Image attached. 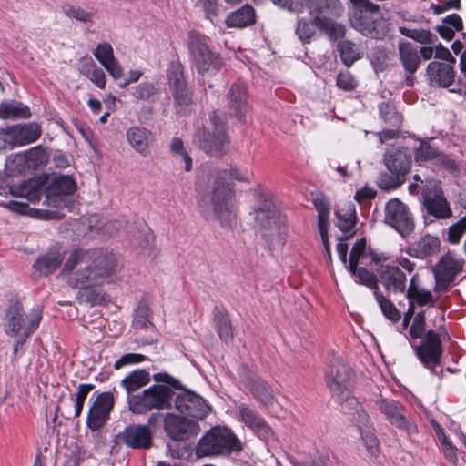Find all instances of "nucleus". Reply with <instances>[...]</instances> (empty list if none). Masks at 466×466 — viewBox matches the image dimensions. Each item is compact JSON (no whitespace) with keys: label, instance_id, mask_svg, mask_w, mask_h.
Listing matches in <instances>:
<instances>
[{"label":"nucleus","instance_id":"49530a36","mask_svg":"<svg viewBox=\"0 0 466 466\" xmlns=\"http://www.w3.org/2000/svg\"><path fill=\"white\" fill-rule=\"evenodd\" d=\"M379 112L380 117L385 123L391 127H400L401 123V116L392 105L386 102H381L379 105Z\"/></svg>","mask_w":466,"mask_h":466},{"label":"nucleus","instance_id":"58836bf2","mask_svg":"<svg viewBox=\"0 0 466 466\" xmlns=\"http://www.w3.org/2000/svg\"><path fill=\"white\" fill-rule=\"evenodd\" d=\"M342 63L350 67L356 61L362 57L360 46L349 39L339 41L336 46Z\"/></svg>","mask_w":466,"mask_h":466},{"label":"nucleus","instance_id":"f704fd0d","mask_svg":"<svg viewBox=\"0 0 466 466\" xmlns=\"http://www.w3.org/2000/svg\"><path fill=\"white\" fill-rule=\"evenodd\" d=\"M318 29L325 34L330 42L344 40L347 28L343 24L336 22L333 17L314 16Z\"/></svg>","mask_w":466,"mask_h":466},{"label":"nucleus","instance_id":"6e6d98bb","mask_svg":"<svg viewBox=\"0 0 466 466\" xmlns=\"http://www.w3.org/2000/svg\"><path fill=\"white\" fill-rule=\"evenodd\" d=\"M95 388L93 384H80L78 386L77 392L76 394L75 400V414L74 417L77 418L80 416L85 400L88 395V393Z\"/></svg>","mask_w":466,"mask_h":466},{"label":"nucleus","instance_id":"a211bd4d","mask_svg":"<svg viewBox=\"0 0 466 466\" xmlns=\"http://www.w3.org/2000/svg\"><path fill=\"white\" fill-rule=\"evenodd\" d=\"M375 405L390 424L405 431L410 437L418 432L417 426L407 418L404 408L399 401L378 399Z\"/></svg>","mask_w":466,"mask_h":466},{"label":"nucleus","instance_id":"20e7f679","mask_svg":"<svg viewBox=\"0 0 466 466\" xmlns=\"http://www.w3.org/2000/svg\"><path fill=\"white\" fill-rule=\"evenodd\" d=\"M228 177L242 182H249L250 180V175L248 173H242L238 168H231L229 171L226 169L219 171L212 187V211L199 203L202 212L205 213L207 217L213 216L225 228H232L236 223V215L231 210L228 203L231 195V190L226 182V179Z\"/></svg>","mask_w":466,"mask_h":466},{"label":"nucleus","instance_id":"9d476101","mask_svg":"<svg viewBox=\"0 0 466 466\" xmlns=\"http://www.w3.org/2000/svg\"><path fill=\"white\" fill-rule=\"evenodd\" d=\"M353 378L351 368L341 360H334L325 370L326 385L340 404L344 401L357 404V400L351 397Z\"/></svg>","mask_w":466,"mask_h":466},{"label":"nucleus","instance_id":"c9c22d12","mask_svg":"<svg viewBox=\"0 0 466 466\" xmlns=\"http://www.w3.org/2000/svg\"><path fill=\"white\" fill-rule=\"evenodd\" d=\"M228 27L242 28L255 23V11L249 5H245L231 12L225 20Z\"/></svg>","mask_w":466,"mask_h":466},{"label":"nucleus","instance_id":"052dcab7","mask_svg":"<svg viewBox=\"0 0 466 466\" xmlns=\"http://www.w3.org/2000/svg\"><path fill=\"white\" fill-rule=\"evenodd\" d=\"M350 407H353L355 412L353 413L354 419L358 424L359 431H361V428L372 427L370 422V419L368 413L362 409V407L357 402L350 403V401H346Z\"/></svg>","mask_w":466,"mask_h":466},{"label":"nucleus","instance_id":"72a5a7b5","mask_svg":"<svg viewBox=\"0 0 466 466\" xmlns=\"http://www.w3.org/2000/svg\"><path fill=\"white\" fill-rule=\"evenodd\" d=\"M151 132L143 127H131L126 132V137L130 147L142 157H146L149 151Z\"/></svg>","mask_w":466,"mask_h":466},{"label":"nucleus","instance_id":"e2e57ef3","mask_svg":"<svg viewBox=\"0 0 466 466\" xmlns=\"http://www.w3.org/2000/svg\"><path fill=\"white\" fill-rule=\"evenodd\" d=\"M147 359V357L143 354L139 353H127L124 354L120 359H118L115 364L114 368L116 370H120L124 366L130 365V364H137L144 361Z\"/></svg>","mask_w":466,"mask_h":466},{"label":"nucleus","instance_id":"de8ad7c7","mask_svg":"<svg viewBox=\"0 0 466 466\" xmlns=\"http://www.w3.org/2000/svg\"><path fill=\"white\" fill-rule=\"evenodd\" d=\"M374 297L383 315L387 319L395 322L400 320V314L394 306V304L389 299H387L381 292L376 293Z\"/></svg>","mask_w":466,"mask_h":466},{"label":"nucleus","instance_id":"412c9836","mask_svg":"<svg viewBox=\"0 0 466 466\" xmlns=\"http://www.w3.org/2000/svg\"><path fill=\"white\" fill-rule=\"evenodd\" d=\"M398 56L400 63L405 71V85L411 87L414 85V75L421 64L420 56H419V46L414 44L400 40L398 43Z\"/></svg>","mask_w":466,"mask_h":466},{"label":"nucleus","instance_id":"680f3d73","mask_svg":"<svg viewBox=\"0 0 466 466\" xmlns=\"http://www.w3.org/2000/svg\"><path fill=\"white\" fill-rule=\"evenodd\" d=\"M135 238L136 244L138 247L141 248H147L153 241V234L147 225L141 223L137 230V235L135 236Z\"/></svg>","mask_w":466,"mask_h":466},{"label":"nucleus","instance_id":"8fccbe9b","mask_svg":"<svg viewBox=\"0 0 466 466\" xmlns=\"http://www.w3.org/2000/svg\"><path fill=\"white\" fill-rule=\"evenodd\" d=\"M63 12L67 17L81 23H91L94 16L92 12L72 5H65L63 6Z\"/></svg>","mask_w":466,"mask_h":466},{"label":"nucleus","instance_id":"423d86ee","mask_svg":"<svg viewBox=\"0 0 466 466\" xmlns=\"http://www.w3.org/2000/svg\"><path fill=\"white\" fill-rule=\"evenodd\" d=\"M424 330L425 314L421 310L415 315L410 329V334L414 339L422 338L420 344L413 347L415 353L424 368L435 373V368L441 364V340L440 335L434 330L427 331L423 337Z\"/></svg>","mask_w":466,"mask_h":466},{"label":"nucleus","instance_id":"4c0bfd02","mask_svg":"<svg viewBox=\"0 0 466 466\" xmlns=\"http://www.w3.org/2000/svg\"><path fill=\"white\" fill-rule=\"evenodd\" d=\"M30 116L29 107L22 102L11 100L2 101L0 104V118L2 119L29 118Z\"/></svg>","mask_w":466,"mask_h":466},{"label":"nucleus","instance_id":"6e6552de","mask_svg":"<svg viewBox=\"0 0 466 466\" xmlns=\"http://www.w3.org/2000/svg\"><path fill=\"white\" fill-rule=\"evenodd\" d=\"M41 319L42 309L39 306L34 307L30 313L25 315L23 305L19 301L10 303L5 310L3 324L7 335H20L14 352H16L18 345H22L38 328Z\"/></svg>","mask_w":466,"mask_h":466},{"label":"nucleus","instance_id":"79ce46f5","mask_svg":"<svg viewBox=\"0 0 466 466\" xmlns=\"http://www.w3.org/2000/svg\"><path fill=\"white\" fill-rule=\"evenodd\" d=\"M399 32L413 41L421 45H432L437 41V36L428 29L399 27Z\"/></svg>","mask_w":466,"mask_h":466},{"label":"nucleus","instance_id":"bb28decb","mask_svg":"<svg viewBox=\"0 0 466 466\" xmlns=\"http://www.w3.org/2000/svg\"><path fill=\"white\" fill-rule=\"evenodd\" d=\"M379 280L388 292L403 293L406 290V274L398 266L381 265L377 269Z\"/></svg>","mask_w":466,"mask_h":466},{"label":"nucleus","instance_id":"bf43d9fd","mask_svg":"<svg viewBox=\"0 0 466 466\" xmlns=\"http://www.w3.org/2000/svg\"><path fill=\"white\" fill-rule=\"evenodd\" d=\"M93 55L101 65L115 57L113 47L107 42L98 44Z\"/></svg>","mask_w":466,"mask_h":466},{"label":"nucleus","instance_id":"338daca9","mask_svg":"<svg viewBox=\"0 0 466 466\" xmlns=\"http://www.w3.org/2000/svg\"><path fill=\"white\" fill-rule=\"evenodd\" d=\"M200 5L206 13L207 18L211 20V16H218L220 12L218 0H200Z\"/></svg>","mask_w":466,"mask_h":466},{"label":"nucleus","instance_id":"39448f33","mask_svg":"<svg viewBox=\"0 0 466 466\" xmlns=\"http://www.w3.org/2000/svg\"><path fill=\"white\" fill-rule=\"evenodd\" d=\"M356 11L350 16L351 26L364 36L383 39L390 31L387 19L380 12V5L370 0H350Z\"/></svg>","mask_w":466,"mask_h":466},{"label":"nucleus","instance_id":"473e14b6","mask_svg":"<svg viewBox=\"0 0 466 466\" xmlns=\"http://www.w3.org/2000/svg\"><path fill=\"white\" fill-rule=\"evenodd\" d=\"M309 14L320 17H339L343 6L339 0H307Z\"/></svg>","mask_w":466,"mask_h":466},{"label":"nucleus","instance_id":"a19ab883","mask_svg":"<svg viewBox=\"0 0 466 466\" xmlns=\"http://www.w3.org/2000/svg\"><path fill=\"white\" fill-rule=\"evenodd\" d=\"M213 321L220 339L228 342L233 338V330L228 314L216 308Z\"/></svg>","mask_w":466,"mask_h":466},{"label":"nucleus","instance_id":"2eb2a0df","mask_svg":"<svg viewBox=\"0 0 466 466\" xmlns=\"http://www.w3.org/2000/svg\"><path fill=\"white\" fill-rule=\"evenodd\" d=\"M463 260L448 252L443 255L433 268L435 278L434 290L441 293L447 291L455 277L462 270Z\"/></svg>","mask_w":466,"mask_h":466},{"label":"nucleus","instance_id":"c85d7f7f","mask_svg":"<svg viewBox=\"0 0 466 466\" xmlns=\"http://www.w3.org/2000/svg\"><path fill=\"white\" fill-rule=\"evenodd\" d=\"M238 411L240 420L258 437L267 439L271 435L270 427L254 408L241 403L238 407Z\"/></svg>","mask_w":466,"mask_h":466},{"label":"nucleus","instance_id":"4be33fe9","mask_svg":"<svg viewBox=\"0 0 466 466\" xmlns=\"http://www.w3.org/2000/svg\"><path fill=\"white\" fill-rule=\"evenodd\" d=\"M40 135V126L32 122L7 127L2 133V138L5 143L14 147L33 143L39 138Z\"/></svg>","mask_w":466,"mask_h":466},{"label":"nucleus","instance_id":"37998d69","mask_svg":"<svg viewBox=\"0 0 466 466\" xmlns=\"http://www.w3.org/2000/svg\"><path fill=\"white\" fill-rule=\"evenodd\" d=\"M405 182V177L398 172L389 171L382 172L377 180L380 188L385 191L396 189Z\"/></svg>","mask_w":466,"mask_h":466},{"label":"nucleus","instance_id":"6ab92c4d","mask_svg":"<svg viewBox=\"0 0 466 466\" xmlns=\"http://www.w3.org/2000/svg\"><path fill=\"white\" fill-rule=\"evenodd\" d=\"M164 429L170 439L178 441L189 440L200 431L198 422L173 413L166 415Z\"/></svg>","mask_w":466,"mask_h":466},{"label":"nucleus","instance_id":"4d7b16f0","mask_svg":"<svg viewBox=\"0 0 466 466\" xmlns=\"http://www.w3.org/2000/svg\"><path fill=\"white\" fill-rule=\"evenodd\" d=\"M79 295L83 300L89 302L91 305L101 304L106 300L105 292L95 289H83L79 291Z\"/></svg>","mask_w":466,"mask_h":466},{"label":"nucleus","instance_id":"09e8293b","mask_svg":"<svg viewBox=\"0 0 466 466\" xmlns=\"http://www.w3.org/2000/svg\"><path fill=\"white\" fill-rule=\"evenodd\" d=\"M356 278V282L370 288L373 291L374 296L376 295V293L380 292L378 284V282L380 281L379 276L368 270L366 268L360 267L358 276Z\"/></svg>","mask_w":466,"mask_h":466},{"label":"nucleus","instance_id":"9b49d317","mask_svg":"<svg viewBox=\"0 0 466 466\" xmlns=\"http://www.w3.org/2000/svg\"><path fill=\"white\" fill-rule=\"evenodd\" d=\"M213 131L203 127L197 133V142L201 150L211 157H221L228 147V137L226 132L225 117L218 112L210 116Z\"/></svg>","mask_w":466,"mask_h":466},{"label":"nucleus","instance_id":"5701e85b","mask_svg":"<svg viewBox=\"0 0 466 466\" xmlns=\"http://www.w3.org/2000/svg\"><path fill=\"white\" fill-rule=\"evenodd\" d=\"M114 407V395L110 391L102 392L90 407L87 415V426L92 431H97L105 424Z\"/></svg>","mask_w":466,"mask_h":466},{"label":"nucleus","instance_id":"1a4fd4ad","mask_svg":"<svg viewBox=\"0 0 466 466\" xmlns=\"http://www.w3.org/2000/svg\"><path fill=\"white\" fill-rule=\"evenodd\" d=\"M208 37L195 31L188 33L187 49L193 67L202 77L212 76L224 66L223 58L211 51Z\"/></svg>","mask_w":466,"mask_h":466},{"label":"nucleus","instance_id":"0e129e2a","mask_svg":"<svg viewBox=\"0 0 466 466\" xmlns=\"http://www.w3.org/2000/svg\"><path fill=\"white\" fill-rule=\"evenodd\" d=\"M337 86L344 91H351L356 87L357 83L352 75L349 71H345L338 75Z\"/></svg>","mask_w":466,"mask_h":466},{"label":"nucleus","instance_id":"774afa93","mask_svg":"<svg viewBox=\"0 0 466 466\" xmlns=\"http://www.w3.org/2000/svg\"><path fill=\"white\" fill-rule=\"evenodd\" d=\"M114 79H119L123 76V69L116 57L102 65Z\"/></svg>","mask_w":466,"mask_h":466},{"label":"nucleus","instance_id":"b1692460","mask_svg":"<svg viewBox=\"0 0 466 466\" xmlns=\"http://www.w3.org/2000/svg\"><path fill=\"white\" fill-rule=\"evenodd\" d=\"M454 66L455 64L437 60L430 62L426 67V76L429 85L433 87H450L456 76Z\"/></svg>","mask_w":466,"mask_h":466},{"label":"nucleus","instance_id":"69168bd1","mask_svg":"<svg viewBox=\"0 0 466 466\" xmlns=\"http://www.w3.org/2000/svg\"><path fill=\"white\" fill-rule=\"evenodd\" d=\"M434 58L441 62L456 64V58L451 55L450 50L441 43L434 46Z\"/></svg>","mask_w":466,"mask_h":466},{"label":"nucleus","instance_id":"393cba45","mask_svg":"<svg viewBox=\"0 0 466 466\" xmlns=\"http://www.w3.org/2000/svg\"><path fill=\"white\" fill-rule=\"evenodd\" d=\"M112 262L106 264L102 272H95L92 268L91 263L86 267L85 264H76L79 268L73 274H71L67 279L69 286L77 288L80 290L86 288L95 287L100 284L101 279L108 276V270L110 269Z\"/></svg>","mask_w":466,"mask_h":466},{"label":"nucleus","instance_id":"ea45409f","mask_svg":"<svg viewBox=\"0 0 466 466\" xmlns=\"http://www.w3.org/2000/svg\"><path fill=\"white\" fill-rule=\"evenodd\" d=\"M416 277L417 275H414L411 278L407 289V299H409V302L417 303L419 306H434L439 298L433 299L430 290L419 289L415 284Z\"/></svg>","mask_w":466,"mask_h":466},{"label":"nucleus","instance_id":"603ef678","mask_svg":"<svg viewBox=\"0 0 466 466\" xmlns=\"http://www.w3.org/2000/svg\"><path fill=\"white\" fill-rule=\"evenodd\" d=\"M360 433L367 451L372 455L376 454L379 450V441L375 435V430L373 426L368 428L362 427L361 431H360Z\"/></svg>","mask_w":466,"mask_h":466},{"label":"nucleus","instance_id":"a878e982","mask_svg":"<svg viewBox=\"0 0 466 466\" xmlns=\"http://www.w3.org/2000/svg\"><path fill=\"white\" fill-rule=\"evenodd\" d=\"M228 107L230 113L239 122H246L247 114L249 111L248 102V88L244 84L234 83L227 95Z\"/></svg>","mask_w":466,"mask_h":466},{"label":"nucleus","instance_id":"864d4df0","mask_svg":"<svg viewBox=\"0 0 466 466\" xmlns=\"http://www.w3.org/2000/svg\"><path fill=\"white\" fill-rule=\"evenodd\" d=\"M150 318V309L146 304H140L137 310L136 316L133 320V327L135 329H147L151 325Z\"/></svg>","mask_w":466,"mask_h":466},{"label":"nucleus","instance_id":"7ed1b4c3","mask_svg":"<svg viewBox=\"0 0 466 466\" xmlns=\"http://www.w3.org/2000/svg\"><path fill=\"white\" fill-rule=\"evenodd\" d=\"M153 380L158 383L127 399L133 413L144 414L151 410L170 409L174 397L173 389H179V381L167 373H156Z\"/></svg>","mask_w":466,"mask_h":466},{"label":"nucleus","instance_id":"4468645a","mask_svg":"<svg viewBox=\"0 0 466 466\" xmlns=\"http://www.w3.org/2000/svg\"><path fill=\"white\" fill-rule=\"evenodd\" d=\"M167 77L177 109L187 114L191 110L192 94L188 89L182 64L171 63L167 70Z\"/></svg>","mask_w":466,"mask_h":466},{"label":"nucleus","instance_id":"5fc2aeb1","mask_svg":"<svg viewBox=\"0 0 466 466\" xmlns=\"http://www.w3.org/2000/svg\"><path fill=\"white\" fill-rule=\"evenodd\" d=\"M466 233V216L452 224L448 228V240L451 244H458Z\"/></svg>","mask_w":466,"mask_h":466},{"label":"nucleus","instance_id":"f257e3e1","mask_svg":"<svg viewBox=\"0 0 466 466\" xmlns=\"http://www.w3.org/2000/svg\"><path fill=\"white\" fill-rule=\"evenodd\" d=\"M76 188V184L69 176H56L49 182L47 177H38L10 186L9 193L14 197L25 198L32 203H36L45 192L44 204L61 208L68 207Z\"/></svg>","mask_w":466,"mask_h":466},{"label":"nucleus","instance_id":"13d9d810","mask_svg":"<svg viewBox=\"0 0 466 466\" xmlns=\"http://www.w3.org/2000/svg\"><path fill=\"white\" fill-rule=\"evenodd\" d=\"M157 89L149 82H143L137 85L133 92V96L137 100H147L152 97Z\"/></svg>","mask_w":466,"mask_h":466},{"label":"nucleus","instance_id":"f8f14e48","mask_svg":"<svg viewBox=\"0 0 466 466\" xmlns=\"http://www.w3.org/2000/svg\"><path fill=\"white\" fill-rule=\"evenodd\" d=\"M109 262H112V265L108 270V276L116 267V258L114 254H104L101 250L75 249L70 253L62 271L63 273H69L76 268V264H85L88 267V264L91 263L95 272H102Z\"/></svg>","mask_w":466,"mask_h":466},{"label":"nucleus","instance_id":"cd10ccee","mask_svg":"<svg viewBox=\"0 0 466 466\" xmlns=\"http://www.w3.org/2000/svg\"><path fill=\"white\" fill-rule=\"evenodd\" d=\"M118 438L132 449H149L152 446V433L147 425L133 424L127 426L118 435Z\"/></svg>","mask_w":466,"mask_h":466},{"label":"nucleus","instance_id":"aec40b11","mask_svg":"<svg viewBox=\"0 0 466 466\" xmlns=\"http://www.w3.org/2000/svg\"><path fill=\"white\" fill-rule=\"evenodd\" d=\"M175 407L180 413L197 420H204L210 411L205 400L190 390H183L176 396Z\"/></svg>","mask_w":466,"mask_h":466},{"label":"nucleus","instance_id":"7c9ffc66","mask_svg":"<svg viewBox=\"0 0 466 466\" xmlns=\"http://www.w3.org/2000/svg\"><path fill=\"white\" fill-rule=\"evenodd\" d=\"M384 162L389 171L398 172L406 177L411 167L412 156L407 147H402L393 152H387Z\"/></svg>","mask_w":466,"mask_h":466},{"label":"nucleus","instance_id":"0eeeda50","mask_svg":"<svg viewBox=\"0 0 466 466\" xmlns=\"http://www.w3.org/2000/svg\"><path fill=\"white\" fill-rule=\"evenodd\" d=\"M241 449L240 441L230 429L215 426L198 440L195 454L198 458L218 457L240 451Z\"/></svg>","mask_w":466,"mask_h":466},{"label":"nucleus","instance_id":"c756f323","mask_svg":"<svg viewBox=\"0 0 466 466\" xmlns=\"http://www.w3.org/2000/svg\"><path fill=\"white\" fill-rule=\"evenodd\" d=\"M65 254L66 249L63 247H53L35 261L33 265L34 274L38 276L49 275L62 264Z\"/></svg>","mask_w":466,"mask_h":466},{"label":"nucleus","instance_id":"2f4dec72","mask_svg":"<svg viewBox=\"0 0 466 466\" xmlns=\"http://www.w3.org/2000/svg\"><path fill=\"white\" fill-rule=\"evenodd\" d=\"M441 247V241L438 237L432 235H425L419 240L412 243L408 248V254L410 257L424 259L436 255Z\"/></svg>","mask_w":466,"mask_h":466},{"label":"nucleus","instance_id":"e433bc0d","mask_svg":"<svg viewBox=\"0 0 466 466\" xmlns=\"http://www.w3.org/2000/svg\"><path fill=\"white\" fill-rule=\"evenodd\" d=\"M150 380L149 372L145 369H138L129 372L120 382L127 394V399L132 396L131 393L147 385Z\"/></svg>","mask_w":466,"mask_h":466},{"label":"nucleus","instance_id":"dca6fc26","mask_svg":"<svg viewBox=\"0 0 466 466\" xmlns=\"http://www.w3.org/2000/svg\"><path fill=\"white\" fill-rule=\"evenodd\" d=\"M384 221L402 236L410 234L414 228L413 217L409 208L397 198L387 202Z\"/></svg>","mask_w":466,"mask_h":466},{"label":"nucleus","instance_id":"a18cd8bd","mask_svg":"<svg viewBox=\"0 0 466 466\" xmlns=\"http://www.w3.org/2000/svg\"><path fill=\"white\" fill-rule=\"evenodd\" d=\"M440 151L433 147L428 141L420 140V146L415 148L414 158L417 163L436 160Z\"/></svg>","mask_w":466,"mask_h":466},{"label":"nucleus","instance_id":"f3484780","mask_svg":"<svg viewBox=\"0 0 466 466\" xmlns=\"http://www.w3.org/2000/svg\"><path fill=\"white\" fill-rule=\"evenodd\" d=\"M238 374L241 382L248 389L257 401L264 406L273 404L275 397L270 386L256 371L248 369L247 365H241Z\"/></svg>","mask_w":466,"mask_h":466},{"label":"nucleus","instance_id":"ddd939ff","mask_svg":"<svg viewBox=\"0 0 466 466\" xmlns=\"http://www.w3.org/2000/svg\"><path fill=\"white\" fill-rule=\"evenodd\" d=\"M422 206L426 213L438 219L450 218L452 211L449 202L444 197L440 181L431 178L422 188Z\"/></svg>","mask_w":466,"mask_h":466},{"label":"nucleus","instance_id":"c03bdc74","mask_svg":"<svg viewBox=\"0 0 466 466\" xmlns=\"http://www.w3.org/2000/svg\"><path fill=\"white\" fill-rule=\"evenodd\" d=\"M316 28L318 27L315 24L314 16L312 17V20L299 18L295 33L302 43L309 44L316 34Z\"/></svg>","mask_w":466,"mask_h":466},{"label":"nucleus","instance_id":"f03ea898","mask_svg":"<svg viewBox=\"0 0 466 466\" xmlns=\"http://www.w3.org/2000/svg\"><path fill=\"white\" fill-rule=\"evenodd\" d=\"M254 198L253 219L257 234L268 244L277 238L282 240L287 217L278 207L273 195L268 189L259 187L255 190Z\"/></svg>","mask_w":466,"mask_h":466},{"label":"nucleus","instance_id":"3c124183","mask_svg":"<svg viewBox=\"0 0 466 466\" xmlns=\"http://www.w3.org/2000/svg\"><path fill=\"white\" fill-rule=\"evenodd\" d=\"M83 74L98 88L103 89L106 86V75L104 71L98 67L94 62L85 66Z\"/></svg>","mask_w":466,"mask_h":466}]
</instances>
